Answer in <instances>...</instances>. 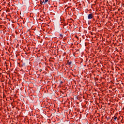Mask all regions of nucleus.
<instances>
[{
    "label": "nucleus",
    "instance_id": "6",
    "mask_svg": "<svg viewBox=\"0 0 124 124\" xmlns=\"http://www.w3.org/2000/svg\"><path fill=\"white\" fill-rule=\"evenodd\" d=\"M60 36L62 37V34H60Z\"/></svg>",
    "mask_w": 124,
    "mask_h": 124
},
{
    "label": "nucleus",
    "instance_id": "5",
    "mask_svg": "<svg viewBox=\"0 0 124 124\" xmlns=\"http://www.w3.org/2000/svg\"><path fill=\"white\" fill-rule=\"evenodd\" d=\"M68 64H69V65H70V64H71V62H69Z\"/></svg>",
    "mask_w": 124,
    "mask_h": 124
},
{
    "label": "nucleus",
    "instance_id": "1",
    "mask_svg": "<svg viewBox=\"0 0 124 124\" xmlns=\"http://www.w3.org/2000/svg\"><path fill=\"white\" fill-rule=\"evenodd\" d=\"M93 14H90L88 16V19H93Z\"/></svg>",
    "mask_w": 124,
    "mask_h": 124
},
{
    "label": "nucleus",
    "instance_id": "3",
    "mask_svg": "<svg viewBox=\"0 0 124 124\" xmlns=\"http://www.w3.org/2000/svg\"><path fill=\"white\" fill-rule=\"evenodd\" d=\"M43 3H44V2H43L42 1H40V4H43Z\"/></svg>",
    "mask_w": 124,
    "mask_h": 124
},
{
    "label": "nucleus",
    "instance_id": "2",
    "mask_svg": "<svg viewBox=\"0 0 124 124\" xmlns=\"http://www.w3.org/2000/svg\"><path fill=\"white\" fill-rule=\"evenodd\" d=\"M48 0H45V1L44 0V4H45V3H46V2H48Z\"/></svg>",
    "mask_w": 124,
    "mask_h": 124
},
{
    "label": "nucleus",
    "instance_id": "4",
    "mask_svg": "<svg viewBox=\"0 0 124 124\" xmlns=\"http://www.w3.org/2000/svg\"><path fill=\"white\" fill-rule=\"evenodd\" d=\"M117 116L115 117L114 118V121H116V120H117Z\"/></svg>",
    "mask_w": 124,
    "mask_h": 124
}]
</instances>
